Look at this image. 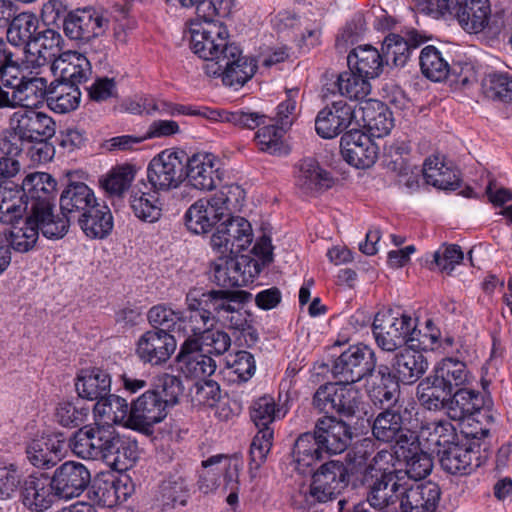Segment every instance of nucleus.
Here are the masks:
<instances>
[{
    "mask_svg": "<svg viewBox=\"0 0 512 512\" xmlns=\"http://www.w3.org/2000/svg\"><path fill=\"white\" fill-rule=\"evenodd\" d=\"M94 192L85 183L76 182L69 184L60 196V209L63 217L56 219L77 218L96 204Z\"/></svg>",
    "mask_w": 512,
    "mask_h": 512,
    "instance_id": "nucleus-31",
    "label": "nucleus"
},
{
    "mask_svg": "<svg viewBox=\"0 0 512 512\" xmlns=\"http://www.w3.org/2000/svg\"><path fill=\"white\" fill-rule=\"evenodd\" d=\"M392 461L393 455L390 452H378L368 466L365 477L370 480H402L403 472L396 470Z\"/></svg>",
    "mask_w": 512,
    "mask_h": 512,
    "instance_id": "nucleus-62",
    "label": "nucleus"
},
{
    "mask_svg": "<svg viewBox=\"0 0 512 512\" xmlns=\"http://www.w3.org/2000/svg\"><path fill=\"white\" fill-rule=\"evenodd\" d=\"M315 431L319 442L328 454L344 452L352 439L350 427L335 417L325 416L317 421Z\"/></svg>",
    "mask_w": 512,
    "mask_h": 512,
    "instance_id": "nucleus-27",
    "label": "nucleus"
},
{
    "mask_svg": "<svg viewBox=\"0 0 512 512\" xmlns=\"http://www.w3.org/2000/svg\"><path fill=\"white\" fill-rule=\"evenodd\" d=\"M484 405L480 392L465 386L457 389L447 403V415L454 421L472 420Z\"/></svg>",
    "mask_w": 512,
    "mask_h": 512,
    "instance_id": "nucleus-35",
    "label": "nucleus"
},
{
    "mask_svg": "<svg viewBox=\"0 0 512 512\" xmlns=\"http://www.w3.org/2000/svg\"><path fill=\"white\" fill-rule=\"evenodd\" d=\"M9 129L22 141L46 140L55 134V122L34 109H19L10 116Z\"/></svg>",
    "mask_w": 512,
    "mask_h": 512,
    "instance_id": "nucleus-10",
    "label": "nucleus"
},
{
    "mask_svg": "<svg viewBox=\"0 0 512 512\" xmlns=\"http://www.w3.org/2000/svg\"><path fill=\"white\" fill-rule=\"evenodd\" d=\"M200 289V298L203 305L211 310V316L213 322H221L223 319H227V315L235 305H238L240 301L237 293L223 290H211L205 292Z\"/></svg>",
    "mask_w": 512,
    "mask_h": 512,
    "instance_id": "nucleus-54",
    "label": "nucleus"
},
{
    "mask_svg": "<svg viewBox=\"0 0 512 512\" xmlns=\"http://www.w3.org/2000/svg\"><path fill=\"white\" fill-rule=\"evenodd\" d=\"M355 118L353 107L343 100L334 101L321 109L315 119L316 133L324 139H332L345 131Z\"/></svg>",
    "mask_w": 512,
    "mask_h": 512,
    "instance_id": "nucleus-23",
    "label": "nucleus"
},
{
    "mask_svg": "<svg viewBox=\"0 0 512 512\" xmlns=\"http://www.w3.org/2000/svg\"><path fill=\"white\" fill-rule=\"evenodd\" d=\"M169 405L162 400L159 391H146L131 407L130 427L147 431L167 415Z\"/></svg>",
    "mask_w": 512,
    "mask_h": 512,
    "instance_id": "nucleus-22",
    "label": "nucleus"
},
{
    "mask_svg": "<svg viewBox=\"0 0 512 512\" xmlns=\"http://www.w3.org/2000/svg\"><path fill=\"white\" fill-rule=\"evenodd\" d=\"M200 295L199 288L190 289L185 298L187 309L181 311L179 333L188 338L200 337L214 323L211 310L203 305Z\"/></svg>",
    "mask_w": 512,
    "mask_h": 512,
    "instance_id": "nucleus-20",
    "label": "nucleus"
},
{
    "mask_svg": "<svg viewBox=\"0 0 512 512\" xmlns=\"http://www.w3.org/2000/svg\"><path fill=\"white\" fill-rule=\"evenodd\" d=\"M2 194V233L10 246L18 252H28L36 244L42 224L27 210V205L10 202L11 197Z\"/></svg>",
    "mask_w": 512,
    "mask_h": 512,
    "instance_id": "nucleus-3",
    "label": "nucleus"
},
{
    "mask_svg": "<svg viewBox=\"0 0 512 512\" xmlns=\"http://www.w3.org/2000/svg\"><path fill=\"white\" fill-rule=\"evenodd\" d=\"M140 99L142 114L146 115H153L158 113L161 115L169 116H198L199 113V108L195 106L176 104L166 100L155 99L151 95H140Z\"/></svg>",
    "mask_w": 512,
    "mask_h": 512,
    "instance_id": "nucleus-59",
    "label": "nucleus"
},
{
    "mask_svg": "<svg viewBox=\"0 0 512 512\" xmlns=\"http://www.w3.org/2000/svg\"><path fill=\"white\" fill-rule=\"evenodd\" d=\"M54 482H25L23 504L31 511L43 512L54 503Z\"/></svg>",
    "mask_w": 512,
    "mask_h": 512,
    "instance_id": "nucleus-55",
    "label": "nucleus"
},
{
    "mask_svg": "<svg viewBox=\"0 0 512 512\" xmlns=\"http://www.w3.org/2000/svg\"><path fill=\"white\" fill-rule=\"evenodd\" d=\"M94 412L107 426L114 423L130 427L131 408L120 396L109 393L99 399L94 406Z\"/></svg>",
    "mask_w": 512,
    "mask_h": 512,
    "instance_id": "nucleus-46",
    "label": "nucleus"
},
{
    "mask_svg": "<svg viewBox=\"0 0 512 512\" xmlns=\"http://www.w3.org/2000/svg\"><path fill=\"white\" fill-rule=\"evenodd\" d=\"M251 224L242 217H232L221 223L212 234L210 244L217 254L238 255L252 243Z\"/></svg>",
    "mask_w": 512,
    "mask_h": 512,
    "instance_id": "nucleus-8",
    "label": "nucleus"
},
{
    "mask_svg": "<svg viewBox=\"0 0 512 512\" xmlns=\"http://www.w3.org/2000/svg\"><path fill=\"white\" fill-rule=\"evenodd\" d=\"M63 27L68 38L88 42L104 35L109 19L93 8L77 9L66 16Z\"/></svg>",
    "mask_w": 512,
    "mask_h": 512,
    "instance_id": "nucleus-11",
    "label": "nucleus"
},
{
    "mask_svg": "<svg viewBox=\"0 0 512 512\" xmlns=\"http://www.w3.org/2000/svg\"><path fill=\"white\" fill-rule=\"evenodd\" d=\"M452 392L441 383L435 381V376L430 375L422 380L417 387V396L420 403L429 410H439L447 407Z\"/></svg>",
    "mask_w": 512,
    "mask_h": 512,
    "instance_id": "nucleus-53",
    "label": "nucleus"
},
{
    "mask_svg": "<svg viewBox=\"0 0 512 512\" xmlns=\"http://www.w3.org/2000/svg\"><path fill=\"white\" fill-rule=\"evenodd\" d=\"M415 450L422 447L423 451L439 456L460 442V435L448 420L429 422L423 425L416 434Z\"/></svg>",
    "mask_w": 512,
    "mask_h": 512,
    "instance_id": "nucleus-17",
    "label": "nucleus"
},
{
    "mask_svg": "<svg viewBox=\"0 0 512 512\" xmlns=\"http://www.w3.org/2000/svg\"><path fill=\"white\" fill-rule=\"evenodd\" d=\"M376 366L375 353L364 344L352 345L333 363L332 373L339 382L353 384L371 375Z\"/></svg>",
    "mask_w": 512,
    "mask_h": 512,
    "instance_id": "nucleus-7",
    "label": "nucleus"
},
{
    "mask_svg": "<svg viewBox=\"0 0 512 512\" xmlns=\"http://www.w3.org/2000/svg\"><path fill=\"white\" fill-rule=\"evenodd\" d=\"M183 170V153L164 150L150 161L146 183L160 192L177 188L183 180Z\"/></svg>",
    "mask_w": 512,
    "mask_h": 512,
    "instance_id": "nucleus-9",
    "label": "nucleus"
},
{
    "mask_svg": "<svg viewBox=\"0 0 512 512\" xmlns=\"http://www.w3.org/2000/svg\"><path fill=\"white\" fill-rule=\"evenodd\" d=\"M61 34L53 29H45L34 36L28 43V48L20 50L21 65L25 69H38L46 64H52L61 54Z\"/></svg>",
    "mask_w": 512,
    "mask_h": 512,
    "instance_id": "nucleus-12",
    "label": "nucleus"
},
{
    "mask_svg": "<svg viewBox=\"0 0 512 512\" xmlns=\"http://www.w3.org/2000/svg\"><path fill=\"white\" fill-rule=\"evenodd\" d=\"M419 63L422 74L434 82L446 79L450 71V66L442 53L431 45L421 50Z\"/></svg>",
    "mask_w": 512,
    "mask_h": 512,
    "instance_id": "nucleus-56",
    "label": "nucleus"
},
{
    "mask_svg": "<svg viewBox=\"0 0 512 512\" xmlns=\"http://www.w3.org/2000/svg\"><path fill=\"white\" fill-rule=\"evenodd\" d=\"M422 42L417 38V33L411 32L409 39L399 34L391 33L387 35L382 44V55L385 63H392L394 66H404L409 59L410 53Z\"/></svg>",
    "mask_w": 512,
    "mask_h": 512,
    "instance_id": "nucleus-43",
    "label": "nucleus"
},
{
    "mask_svg": "<svg viewBox=\"0 0 512 512\" xmlns=\"http://www.w3.org/2000/svg\"><path fill=\"white\" fill-rule=\"evenodd\" d=\"M54 76L58 81L79 83L86 81L91 73V64L87 57L76 51H66L54 59L50 65Z\"/></svg>",
    "mask_w": 512,
    "mask_h": 512,
    "instance_id": "nucleus-30",
    "label": "nucleus"
},
{
    "mask_svg": "<svg viewBox=\"0 0 512 512\" xmlns=\"http://www.w3.org/2000/svg\"><path fill=\"white\" fill-rule=\"evenodd\" d=\"M482 90L492 100L512 102V74L500 71L488 73L482 80Z\"/></svg>",
    "mask_w": 512,
    "mask_h": 512,
    "instance_id": "nucleus-57",
    "label": "nucleus"
},
{
    "mask_svg": "<svg viewBox=\"0 0 512 512\" xmlns=\"http://www.w3.org/2000/svg\"><path fill=\"white\" fill-rule=\"evenodd\" d=\"M295 184L307 195L327 190L333 185L331 174L314 158H304L295 166Z\"/></svg>",
    "mask_w": 512,
    "mask_h": 512,
    "instance_id": "nucleus-26",
    "label": "nucleus"
},
{
    "mask_svg": "<svg viewBox=\"0 0 512 512\" xmlns=\"http://www.w3.org/2000/svg\"><path fill=\"white\" fill-rule=\"evenodd\" d=\"M287 411L275 402L271 395H263L252 400L249 406L251 421L257 428L266 429L279 419L285 417Z\"/></svg>",
    "mask_w": 512,
    "mask_h": 512,
    "instance_id": "nucleus-49",
    "label": "nucleus"
},
{
    "mask_svg": "<svg viewBox=\"0 0 512 512\" xmlns=\"http://www.w3.org/2000/svg\"><path fill=\"white\" fill-rule=\"evenodd\" d=\"M198 116L218 122L233 124L243 129L260 128L263 124L270 121V118L264 113L251 110H214L208 107L198 109Z\"/></svg>",
    "mask_w": 512,
    "mask_h": 512,
    "instance_id": "nucleus-36",
    "label": "nucleus"
},
{
    "mask_svg": "<svg viewBox=\"0 0 512 512\" xmlns=\"http://www.w3.org/2000/svg\"><path fill=\"white\" fill-rule=\"evenodd\" d=\"M256 264L243 259L239 261L235 255L219 254L212 263L213 281L221 287L233 288L246 286L253 282Z\"/></svg>",
    "mask_w": 512,
    "mask_h": 512,
    "instance_id": "nucleus-15",
    "label": "nucleus"
},
{
    "mask_svg": "<svg viewBox=\"0 0 512 512\" xmlns=\"http://www.w3.org/2000/svg\"><path fill=\"white\" fill-rule=\"evenodd\" d=\"M2 55V108L20 106L21 109H33L44 99L47 100V80L42 77L28 78L25 72L32 73L34 69H25L19 55L9 49H2Z\"/></svg>",
    "mask_w": 512,
    "mask_h": 512,
    "instance_id": "nucleus-2",
    "label": "nucleus"
},
{
    "mask_svg": "<svg viewBox=\"0 0 512 512\" xmlns=\"http://www.w3.org/2000/svg\"><path fill=\"white\" fill-rule=\"evenodd\" d=\"M243 460L223 454L213 455L202 461L201 477L212 480H238Z\"/></svg>",
    "mask_w": 512,
    "mask_h": 512,
    "instance_id": "nucleus-45",
    "label": "nucleus"
},
{
    "mask_svg": "<svg viewBox=\"0 0 512 512\" xmlns=\"http://www.w3.org/2000/svg\"><path fill=\"white\" fill-rule=\"evenodd\" d=\"M190 47L192 51L207 62H218L225 55L228 48L235 46L229 43L227 27L213 20H204L192 24L190 28Z\"/></svg>",
    "mask_w": 512,
    "mask_h": 512,
    "instance_id": "nucleus-5",
    "label": "nucleus"
},
{
    "mask_svg": "<svg viewBox=\"0 0 512 512\" xmlns=\"http://www.w3.org/2000/svg\"><path fill=\"white\" fill-rule=\"evenodd\" d=\"M416 319L393 310L379 311L372 324L377 345L384 351L392 352L404 344L413 343Z\"/></svg>",
    "mask_w": 512,
    "mask_h": 512,
    "instance_id": "nucleus-4",
    "label": "nucleus"
},
{
    "mask_svg": "<svg viewBox=\"0 0 512 512\" xmlns=\"http://www.w3.org/2000/svg\"><path fill=\"white\" fill-rule=\"evenodd\" d=\"M257 434L254 436L250 447V476L251 478L261 477L258 474L260 465L266 459L272 447L273 430L271 428L261 429L258 428Z\"/></svg>",
    "mask_w": 512,
    "mask_h": 512,
    "instance_id": "nucleus-63",
    "label": "nucleus"
},
{
    "mask_svg": "<svg viewBox=\"0 0 512 512\" xmlns=\"http://www.w3.org/2000/svg\"><path fill=\"white\" fill-rule=\"evenodd\" d=\"M348 66L369 79L378 77L384 67L383 55L370 45L354 48L347 57Z\"/></svg>",
    "mask_w": 512,
    "mask_h": 512,
    "instance_id": "nucleus-42",
    "label": "nucleus"
},
{
    "mask_svg": "<svg viewBox=\"0 0 512 512\" xmlns=\"http://www.w3.org/2000/svg\"><path fill=\"white\" fill-rule=\"evenodd\" d=\"M432 375L435 376V381L441 383L452 393L455 389L472 386L475 381V377L467 368L466 363L453 357H446L437 362Z\"/></svg>",
    "mask_w": 512,
    "mask_h": 512,
    "instance_id": "nucleus-33",
    "label": "nucleus"
},
{
    "mask_svg": "<svg viewBox=\"0 0 512 512\" xmlns=\"http://www.w3.org/2000/svg\"><path fill=\"white\" fill-rule=\"evenodd\" d=\"M364 126L372 137L388 135L393 128L392 113L379 101H369L361 108Z\"/></svg>",
    "mask_w": 512,
    "mask_h": 512,
    "instance_id": "nucleus-47",
    "label": "nucleus"
},
{
    "mask_svg": "<svg viewBox=\"0 0 512 512\" xmlns=\"http://www.w3.org/2000/svg\"><path fill=\"white\" fill-rule=\"evenodd\" d=\"M373 436L382 442H395V453L401 449L415 451L416 433L403 427L402 417L399 413L386 409L374 420L372 426Z\"/></svg>",
    "mask_w": 512,
    "mask_h": 512,
    "instance_id": "nucleus-13",
    "label": "nucleus"
},
{
    "mask_svg": "<svg viewBox=\"0 0 512 512\" xmlns=\"http://www.w3.org/2000/svg\"><path fill=\"white\" fill-rule=\"evenodd\" d=\"M75 386L81 398L99 401L110 393L111 378L100 368L84 369L78 375Z\"/></svg>",
    "mask_w": 512,
    "mask_h": 512,
    "instance_id": "nucleus-39",
    "label": "nucleus"
},
{
    "mask_svg": "<svg viewBox=\"0 0 512 512\" xmlns=\"http://www.w3.org/2000/svg\"><path fill=\"white\" fill-rule=\"evenodd\" d=\"M136 176L135 166L123 164L113 167L99 180L101 188L110 196L121 197Z\"/></svg>",
    "mask_w": 512,
    "mask_h": 512,
    "instance_id": "nucleus-52",
    "label": "nucleus"
},
{
    "mask_svg": "<svg viewBox=\"0 0 512 512\" xmlns=\"http://www.w3.org/2000/svg\"><path fill=\"white\" fill-rule=\"evenodd\" d=\"M186 178L197 190H213L221 179L217 156L208 152L193 154L186 163Z\"/></svg>",
    "mask_w": 512,
    "mask_h": 512,
    "instance_id": "nucleus-21",
    "label": "nucleus"
},
{
    "mask_svg": "<svg viewBox=\"0 0 512 512\" xmlns=\"http://www.w3.org/2000/svg\"><path fill=\"white\" fill-rule=\"evenodd\" d=\"M37 28L38 19L32 13L23 12L15 16L6 32L8 42L15 48L12 53L22 56L20 50L28 48V43L32 41Z\"/></svg>",
    "mask_w": 512,
    "mask_h": 512,
    "instance_id": "nucleus-44",
    "label": "nucleus"
},
{
    "mask_svg": "<svg viewBox=\"0 0 512 512\" xmlns=\"http://www.w3.org/2000/svg\"><path fill=\"white\" fill-rule=\"evenodd\" d=\"M337 396L336 413L351 417L363 409L361 391L353 387L352 384L338 382Z\"/></svg>",
    "mask_w": 512,
    "mask_h": 512,
    "instance_id": "nucleus-64",
    "label": "nucleus"
},
{
    "mask_svg": "<svg viewBox=\"0 0 512 512\" xmlns=\"http://www.w3.org/2000/svg\"><path fill=\"white\" fill-rule=\"evenodd\" d=\"M326 82L322 87L323 97L339 94L351 101H365L371 92L370 80L367 76L353 68L334 76H325Z\"/></svg>",
    "mask_w": 512,
    "mask_h": 512,
    "instance_id": "nucleus-16",
    "label": "nucleus"
},
{
    "mask_svg": "<svg viewBox=\"0 0 512 512\" xmlns=\"http://www.w3.org/2000/svg\"><path fill=\"white\" fill-rule=\"evenodd\" d=\"M474 455L475 453L470 446L459 442L448 450H444L438 458L442 469L447 473L464 476L473 469L472 460Z\"/></svg>",
    "mask_w": 512,
    "mask_h": 512,
    "instance_id": "nucleus-48",
    "label": "nucleus"
},
{
    "mask_svg": "<svg viewBox=\"0 0 512 512\" xmlns=\"http://www.w3.org/2000/svg\"><path fill=\"white\" fill-rule=\"evenodd\" d=\"M396 454L406 460L405 474L409 480H424L431 473L433 468L432 454L423 451L422 447H417L416 451L401 449Z\"/></svg>",
    "mask_w": 512,
    "mask_h": 512,
    "instance_id": "nucleus-58",
    "label": "nucleus"
},
{
    "mask_svg": "<svg viewBox=\"0 0 512 512\" xmlns=\"http://www.w3.org/2000/svg\"><path fill=\"white\" fill-rule=\"evenodd\" d=\"M81 101V91L75 83L54 81L49 85L47 105L59 114L69 113L77 109Z\"/></svg>",
    "mask_w": 512,
    "mask_h": 512,
    "instance_id": "nucleus-40",
    "label": "nucleus"
},
{
    "mask_svg": "<svg viewBox=\"0 0 512 512\" xmlns=\"http://www.w3.org/2000/svg\"><path fill=\"white\" fill-rule=\"evenodd\" d=\"M111 458L107 459V463L112 470L119 473L129 470L135 460L138 458L137 442L129 437L120 436L115 433V439L112 442Z\"/></svg>",
    "mask_w": 512,
    "mask_h": 512,
    "instance_id": "nucleus-50",
    "label": "nucleus"
},
{
    "mask_svg": "<svg viewBox=\"0 0 512 512\" xmlns=\"http://www.w3.org/2000/svg\"><path fill=\"white\" fill-rule=\"evenodd\" d=\"M64 449V441L57 436H43L28 445L26 453L29 461L37 468H49Z\"/></svg>",
    "mask_w": 512,
    "mask_h": 512,
    "instance_id": "nucleus-41",
    "label": "nucleus"
},
{
    "mask_svg": "<svg viewBox=\"0 0 512 512\" xmlns=\"http://www.w3.org/2000/svg\"><path fill=\"white\" fill-rule=\"evenodd\" d=\"M77 221L84 234L91 239H103L113 229V216L110 208L98 202L83 212Z\"/></svg>",
    "mask_w": 512,
    "mask_h": 512,
    "instance_id": "nucleus-38",
    "label": "nucleus"
},
{
    "mask_svg": "<svg viewBox=\"0 0 512 512\" xmlns=\"http://www.w3.org/2000/svg\"><path fill=\"white\" fill-rule=\"evenodd\" d=\"M340 147L343 159L356 168L371 167L378 156L376 144L357 129H351L341 137Z\"/></svg>",
    "mask_w": 512,
    "mask_h": 512,
    "instance_id": "nucleus-18",
    "label": "nucleus"
},
{
    "mask_svg": "<svg viewBox=\"0 0 512 512\" xmlns=\"http://www.w3.org/2000/svg\"><path fill=\"white\" fill-rule=\"evenodd\" d=\"M283 137V128L270 119L257 130L254 141L261 151L276 155L281 154L284 149Z\"/></svg>",
    "mask_w": 512,
    "mask_h": 512,
    "instance_id": "nucleus-60",
    "label": "nucleus"
},
{
    "mask_svg": "<svg viewBox=\"0 0 512 512\" xmlns=\"http://www.w3.org/2000/svg\"><path fill=\"white\" fill-rule=\"evenodd\" d=\"M152 330L179 333L181 311L175 310L168 304H158L151 307L147 314Z\"/></svg>",
    "mask_w": 512,
    "mask_h": 512,
    "instance_id": "nucleus-61",
    "label": "nucleus"
},
{
    "mask_svg": "<svg viewBox=\"0 0 512 512\" xmlns=\"http://www.w3.org/2000/svg\"><path fill=\"white\" fill-rule=\"evenodd\" d=\"M408 482H372L368 488V501L373 505L374 512L388 510L387 507L401 503L402 491Z\"/></svg>",
    "mask_w": 512,
    "mask_h": 512,
    "instance_id": "nucleus-51",
    "label": "nucleus"
},
{
    "mask_svg": "<svg viewBox=\"0 0 512 512\" xmlns=\"http://www.w3.org/2000/svg\"><path fill=\"white\" fill-rule=\"evenodd\" d=\"M159 192L144 180L138 181L132 187L129 203L135 217L149 223L159 220L162 212Z\"/></svg>",
    "mask_w": 512,
    "mask_h": 512,
    "instance_id": "nucleus-28",
    "label": "nucleus"
},
{
    "mask_svg": "<svg viewBox=\"0 0 512 512\" xmlns=\"http://www.w3.org/2000/svg\"><path fill=\"white\" fill-rule=\"evenodd\" d=\"M423 176L427 184L442 190H456L460 186L459 172L445 162L444 157L433 155L423 165Z\"/></svg>",
    "mask_w": 512,
    "mask_h": 512,
    "instance_id": "nucleus-37",
    "label": "nucleus"
},
{
    "mask_svg": "<svg viewBox=\"0 0 512 512\" xmlns=\"http://www.w3.org/2000/svg\"><path fill=\"white\" fill-rule=\"evenodd\" d=\"M324 448L319 442L316 431L314 433H304L300 435L294 445L293 460L289 466L292 472L290 477H309L314 472V464L322 458Z\"/></svg>",
    "mask_w": 512,
    "mask_h": 512,
    "instance_id": "nucleus-24",
    "label": "nucleus"
},
{
    "mask_svg": "<svg viewBox=\"0 0 512 512\" xmlns=\"http://www.w3.org/2000/svg\"><path fill=\"white\" fill-rule=\"evenodd\" d=\"M179 371L194 380H205L216 370V362L200 350L197 339H186L176 357Z\"/></svg>",
    "mask_w": 512,
    "mask_h": 512,
    "instance_id": "nucleus-19",
    "label": "nucleus"
},
{
    "mask_svg": "<svg viewBox=\"0 0 512 512\" xmlns=\"http://www.w3.org/2000/svg\"><path fill=\"white\" fill-rule=\"evenodd\" d=\"M223 217L211 198L197 200L184 215L187 229L195 234L209 232Z\"/></svg>",
    "mask_w": 512,
    "mask_h": 512,
    "instance_id": "nucleus-34",
    "label": "nucleus"
},
{
    "mask_svg": "<svg viewBox=\"0 0 512 512\" xmlns=\"http://www.w3.org/2000/svg\"><path fill=\"white\" fill-rule=\"evenodd\" d=\"M20 171V163L14 157H2V194L10 196V202L14 204L21 200L22 205H27V210L32 212L42 224V234L48 239H60L66 235L69 228L68 219H56L54 214L56 199V180L46 172H33L26 175L19 185L10 178Z\"/></svg>",
    "mask_w": 512,
    "mask_h": 512,
    "instance_id": "nucleus-1",
    "label": "nucleus"
},
{
    "mask_svg": "<svg viewBox=\"0 0 512 512\" xmlns=\"http://www.w3.org/2000/svg\"><path fill=\"white\" fill-rule=\"evenodd\" d=\"M202 69L208 76L221 77L222 82L230 87H242L256 72V62L243 56L238 46L228 48L218 62H207Z\"/></svg>",
    "mask_w": 512,
    "mask_h": 512,
    "instance_id": "nucleus-6",
    "label": "nucleus"
},
{
    "mask_svg": "<svg viewBox=\"0 0 512 512\" xmlns=\"http://www.w3.org/2000/svg\"><path fill=\"white\" fill-rule=\"evenodd\" d=\"M441 491L437 482L405 484L402 491L401 510L403 512H435Z\"/></svg>",
    "mask_w": 512,
    "mask_h": 512,
    "instance_id": "nucleus-25",
    "label": "nucleus"
},
{
    "mask_svg": "<svg viewBox=\"0 0 512 512\" xmlns=\"http://www.w3.org/2000/svg\"><path fill=\"white\" fill-rule=\"evenodd\" d=\"M428 361L426 357L413 348H404L395 354L392 368L398 381L406 385L417 382L427 371Z\"/></svg>",
    "mask_w": 512,
    "mask_h": 512,
    "instance_id": "nucleus-32",
    "label": "nucleus"
},
{
    "mask_svg": "<svg viewBox=\"0 0 512 512\" xmlns=\"http://www.w3.org/2000/svg\"><path fill=\"white\" fill-rule=\"evenodd\" d=\"M490 12L489 0H454L450 16L456 17L465 31L478 33L487 26Z\"/></svg>",
    "mask_w": 512,
    "mask_h": 512,
    "instance_id": "nucleus-29",
    "label": "nucleus"
},
{
    "mask_svg": "<svg viewBox=\"0 0 512 512\" xmlns=\"http://www.w3.org/2000/svg\"><path fill=\"white\" fill-rule=\"evenodd\" d=\"M177 347L175 337L163 330H148L136 342V355L145 364L162 366L168 362Z\"/></svg>",
    "mask_w": 512,
    "mask_h": 512,
    "instance_id": "nucleus-14",
    "label": "nucleus"
}]
</instances>
